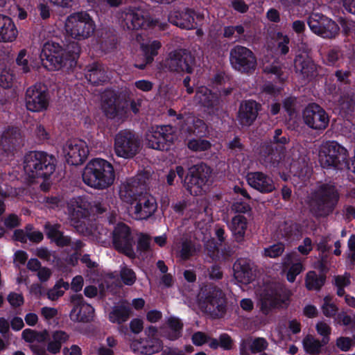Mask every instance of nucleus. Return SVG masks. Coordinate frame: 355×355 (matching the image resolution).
Masks as SVG:
<instances>
[{"label": "nucleus", "instance_id": "1", "mask_svg": "<svg viewBox=\"0 0 355 355\" xmlns=\"http://www.w3.org/2000/svg\"><path fill=\"white\" fill-rule=\"evenodd\" d=\"M112 165L103 159H94L85 166L83 173V182L90 187L104 189L114 181Z\"/></svg>", "mask_w": 355, "mask_h": 355}, {"label": "nucleus", "instance_id": "2", "mask_svg": "<svg viewBox=\"0 0 355 355\" xmlns=\"http://www.w3.org/2000/svg\"><path fill=\"white\" fill-rule=\"evenodd\" d=\"M24 168L30 178L43 179L40 183L42 190L49 189L51 182L48 178L55 170L51 157L43 152H31L25 157Z\"/></svg>", "mask_w": 355, "mask_h": 355}, {"label": "nucleus", "instance_id": "3", "mask_svg": "<svg viewBox=\"0 0 355 355\" xmlns=\"http://www.w3.org/2000/svg\"><path fill=\"white\" fill-rule=\"evenodd\" d=\"M96 24L90 15L85 12L69 15L64 21V32L71 39L81 41L90 37L94 33Z\"/></svg>", "mask_w": 355, "mask_h": 355}, {"label": "nucleus", "instance_id": "4", "mask_svg": "<svg viewBox=\"0 0 355 355\" xmlns=\"http://www.w3.org/2000/svg\"><path fill=\"white\" fill-rule=\"evenodd\" d=\"M338 194L331 184H322L309 198L311 211L318 216L329 214L337 203Z\"/></svg>", "mask_w": 355, "mask_h": 355}, {"label": "nucleus", "instance_id": "5", "mask_svg": "<svg viewBox=\"0 0 355 355\" xmlns=\"http://www.w3.org/2000/svg\"><path fill=\"white\" fill-rule=\"evenodd\" d=\"M89 207V203L84 198L79 197L71 201L69 211L71 220L74 221L73 225H74L79 232L87 236H91L93 239L98 243H103L105 239L103 238V234L98 231V227H96L94 230L92 228L89 230L87 227L85 231L82 224H76V220L85 218L87 216Z\"/></svg>", "mask_w": 355, "mask_h": 355}, {"label": "nucleus", "instance_id": "6", "mask_svg": "<svg viewBox=\"0 0 355 355\" xmlns=\"http://www.w3.org/2000/svg\"><path fill=\"white\" fill-rule=\"evenodd\" d=\"M347 157V149L334 141H326L320 147L318 159L323 167L336 166L346 163Z\"/></svg>", "mask_w": 355, "mask_h": 355}, {"label": "nucleus", "instance_id": "7", "mask_svg": "<svg viewBox=\"0 0 355 355\" xmlns=\"http://www.w3.org/2000/svg\"><path fill=\"white\" fill-rule=\"evenodd\" d=\"M139 150V141L130 131L121 130L114 137V150L115 154L124 159L133 157Z\"/></svg>", "mask_w": 355, "mask_h": 355}, {"label": "nucleus", "instance_id": "8", "mask_svg": "<svg viewBox=\"0 0 355 355\" xmlns=\"http://www.w3.org/2000/svg\"><path fill=\"white\" fill-rule=\"evenodd\" d=\"M209 172V168L205 165L194 166L189 168L184 184L191 195L199 196L205 191Z\"/></svg>", "mask_w": 355, "mask_h": 355}, {"label": "nucleus", "instance_id": "9", "mask_svg": "<svg viewBox=\"0 0 355 355\" xmlns=\"http://www.w3.org/2000/svg\"><path fill=\"white\" fill-rule=\"evenodd\" d=\"M173 132V128L171 125L153 127L146 135L147 145L156 150H168L176 139Z\"/></svg>", "mask_w": 355, "mask_h": 355}, {"label": "nucleus", "instance_id": "10", "mask_svg": "<svg viewBox=\"0 0 355 355\" xmlns=\"http://www.w3.org/2000/svg\"><path fill=\"white\" fill-rule=\"evenodd\" d=\"M195 60L191 52L185 49H178L169 53L165 61V67L170 71L177 72H193Z\"/></svg>", "mask_w": 355, "mask_h": 355}, {"label": "nucleus", "instance_id": "11", "mask_svg": "<svg viewBox=\"0 0 355 355\" xmlns=\"http://www.w3.org/2000/svg\"><path fill=\"white\" fill-rule=\"evenodd\" d=\"M288 297L282 288H266L260 295V309L263 313L268 314L272 308L287 304Z\"/></svg>", "mask_w": 355, "mask_h": 355}, {"label": "nucleus", "instance_id": "12", "mask_svg": "<svg viewBox=\"0 0 355 355\" xmlns=\"http://www.w3.org/2000/svg\"><path fill=\"white\" fill-rule=\"evenodd\" d=\"M230 63L235 69L248 72L255 69L257 60L253 53L241 46H235L230 52Z\"/></svg>", "mask_w": 355, "mask_h": 355}, {"label": "nucleus", "instance_id": "13", "mask_svg": "<svg viewBox=\"0 0 355 355\" xmlns=\"http://www.w3.org/2000/svg\"><path fill=\"white\" fill-rule=\"evenodd\" d=\"M62 49L58 44L48 42L42 47L40 60L44 68L50 71H55L62 66Z\"/></svg>", "mask_w": 355, "mask_h": 355}, {"label": "nucleus", "instance_id": "14", "mask_svg": "<svg viewBox=\"0 0 355 355\" xmlns=\"http://www.w3.org/2000/svg\"><path fill=\"white\" fill-rule=\"evenodd\" d=\"M66 161L71 165L82 164L87 157L89 149L86 142L81 139L68 141L63 147Z\"/></svg>", "mask_w": 355, "mask_h": 355}, {"label": "nucleus", "instance_id": "15", "mask_svg": "<svg viewBox=\"0 0 355 355\" xmlns=\"http://www.w3.org/2000/svg\"><path fill=\"white\" fill-rule=\"evenodd\" d=\"M304 123L311 128L324 130L329 124V119L323 108L317 104H309L303 112Z\"/></svg>", "mask_w": 355, "mask_h": 355}, {"label": "nucleus", "instance_id": "16", "mask_svg": "<svg viewBox=\"0 0 355 355\" xmlns=\"http://www.w3.org/2000/svg\"><path fill=\"white\" fill-rule=\"evenodd\" d=\"M49 105L48 93L44 87L34 85L26 91V105L31 112L45 110Z\"/></svg>", "mask_w": 355, "mask_h": 355}, {"label": "nucleus", "instance_id": "17", "mask_svg": "<svg viewBox=\"0 0 355 355\" xmlns=\"http://www.w3.org/2000/svg\"><path fill=\"white\" fill-rule=\"evenodd\" d=\"M157 209V202L155 198L148 194L138 195L134 205L130 207V211L137 220L147 219Z\"/></svg>", "mask_w": 355, "mask_h": 355}, {"label": "nucleus", "instance_id": "18", "mask_svg": "<svg viewBox=\"0 0 355 355\" xmlns=\"http://www.w3.org/2000/svg\"><path fill=\"white\" fill-rule=\"evenodd\" d=\"M132 243L129 227L125 224H119L113 232V244L116 249L131 257L134 254Z\"/></svg>", "mask_w": 355, "mask_h": 355}, {"label": "nucleus", "instance_id": "19", "mask_svg": "<svg viewBox=\"0 0 355 355\" xmlns=\"http://www.w3.org/2000/svg\"><path fill=\"white\" fill-rule=\"evenodd\" d=\"M202 17L203 15H196L191 10L185 9L182 11L171 12L168 16V20L171 24L181 28L190 30L194 28L197 22L201 21Z\"/></svg>", "mask_w": 355, "mask_h": 355}, {"label": "nucleus", "instance_id": "20", "mask_svg": "<svg viewBox=\"0 0 355 355\" xmlns=\"http://www.w3.org/2000/svg\"><path fill=\"white\" fill-rule=\"evenodd\" d=\"M71 302L73 304V308L70 313L72 320L87 322L93 320L94 309L90 304L85 302L81 296L73 295Z\"/></svg>", "mask_w": 355, "mask_h": 355}, {"label": "nucleus", "instance_id": "21", "mask_svg": "<svg viewBox=\"0 0 355 355\" xmlns=\"http://www.w3.org/2000/svg\"><path fill=\"white\" fill-rule=\"evenodd\" d=\"M102 110L108 118H123L127 114V103L111 94L103 102Z\"/></svg>", "mask_w": 355, "mask_h": 355}, {"label": "nucleus", "instance_id": "22", "mask_svg": "<svg viewBox=\"0 0 355 355\" xmlns=\"http://www.w3.org/2000/svg\"><path fill=\"white\" fill-rule=\"evenodd\" d=\"M119 21L121 26L130 30L150 26V22L144 19L139 10H125L120 14Z\"/></svg>", "mask_w": 355, "mask_h": 355}, {"label": "nucleus", "instance_id": "23", "mask_svg": "<svg viewBox=\"0 0 355 355\" xmlns=\"http://www.w3.org/2000/svg\"><path fill=\"white\" fill-rule=\"evenodd\" d=\"M247 181L251 187L261 193H270L276 189L272 179L261 172L248 173Z\"/></svg>", "mask_w": 355, "mask_h": 355}, {"label": "nucleus", "instance_id": "24", "mask_svg": "<svg viewBox=\"0 0 355 355\" xmlns=\"http://www.w3.org/2000/svg\"><path fill=\"white\" fill-rule=\"evenodd\" d=\"M294 67L296 73L302 79H308L316 74V66L306 53L296 56Z\"/></svg>", "mask_w": 355, "mask_h": 355}, {"label": "nucleus", "instance_id": "25", "mask_svg": "<svg viewBox=\"0 0 355 355\" xmlns=\"http://www.w3.org/2000/svg\"><path fill=\"white\" fill-rule=\"evenodd\" d=\"M18 34V29L12 19L0 14V42H13L17 40Z\"/></svg>", "mask_w": 355, "mask_h": 355}, {"label": "nucleus", "instance_id": "26", "mask_svg": "<svg viewBox=\"0 0 355 355\" xmlns=\"http://www.w3.org/2000/svg\"><path fill=\"white\" fill-rule=\"evenodd\" d=\"M258 105L254 101H248L241 104L238 119L242 125H250L257 118Z\"/></svg>", "mask_w": 355, "mask_h": 355}, {"label": "nucleus", "instance_id": "27", "mask_svg": "<svg viewBox=\"0 0 355 355\" xmlns=\"http://www.w3.org/2000/svg\"><path fill=\"white\" fill-rule=\"evenodd\" d=\"M141 51L145 58V63L135 64L136 67L144 69L147 63L151 62L162 47V44L157 40H146L140 43Z\"/></svg>", "mask_w": 355, "mask_h": 355}, {"label": "nucleus", "instance_id": "28", "mask_svg": "<svg viewBox=\"0 0 355 355\" xmlns=\"http://www.w3.org/2000/svg\"><path fill=\"white\" fill-rule=\"evenodd\" d=\"M234 275L236 281L243 284L250 283L254 275L250 265L244 260H238L234 264Z\"/></svg>", "mask_w": 355, "mask_h": 355}, {"label": "nucleus", "instance_id": "29", "mask_svg": "<svg viewBox=\"0 0 355 355\" xmlns=\"http://www.w3.org/2000/svg\"><path fill=\"white\" fill-rule=\"evenodd\" d=\"M132 347L139 353L152 354L159 352L162 348V345L159 339H148L134 341Z\"/></svg>", "mask_w": 355, "mask_h": 355}, {"label": "nucleus", "instance_id": "30", "mask_svg": "<svg viewBox=\"0 0 355 355\" xmlns=\"http://www.w3.org/2000/svg\"><path fill=\"white\" fill-rule=\"evenodd\" d=\"M195 101L207 109H212L217 105L218 98L215 94L205 87H200L196 94Z\"/></svg>", "mask_w": 355, "mask_h": 355}, {"label": "nucleus", "instance_id": "31", "mask_svg": "<svg viewBox=\"0 0 355 355\" xmlns=\"http://www.w3.org/2000/svg\"><path fill=\"white\" fill-rule=\"evenodd\" d=\"M247 227V219L242 215L235 216L230 224V229L237 241H243Z\"/></svg>", "mask_w": 355, "mask_h": 355}, {"label": "nucleus", "instance_id": "32", "mask_svg": "<svg viewBox=\"0 0 355 355\" xmlns=\"http://www.w3.org/2000/svg\"><path fill=\"white\" fill-rule=\"evenodd\" d=\"M119 196L123 202L133 205L138 197L135 185L129 181L122 182L119 187Z\"/></svg>", "mask_w": 355, "mask_h": 355}, {"label": "nucleus", "instance_id": "33", "mask_svg": "<svg viewBox=\"0 0 355 355\" xmlns=\"http://www.w3.org/2000/svg\"><path fill=\"white\" fill-rule=\"evenodd\" d=\"M60 226L57 224L51 225L49 223L45 225V230L47 236L55 242L58 246H64L70 243V239L63 235L59 230Z\"/></svg>", "mask_w": 355, "mask_h": 355}, {"label": "nucleus", "instance_id": "34", "mask_svg": "<svg viewBox=\"0 0 355 355\" xmlns=\"http://www.w3.org/2000/svg\"><path fill=\"white\" fill-rule=\"evenodd\" d=\"M69 339V336L62 331H55L51 335V339L48 343L47 349L52 354H57L60 351L62 345Z\"/></svg>", "mask_w": 355, "mask_h": 355}, {"label": "nucleus", "instance_id": "35", "mask_svg": "<svg viewBox=\"0 0 355 355\" xmlns=\"http://www.w3.org/2000/svg\"><path fill=\"white\" fill-rule=\"evenodd\" d=\"M166 322L168 328L166 337L171 340L180 338L183 327V324L180 322V319L174 316H171L167 319Z\"/></svg>", "mask_w": 355, "mask_h": 355}, {"label": "nucleus", "instance_id": "36", "mask_svg": "<svg viewBox=\"0 0 355 355\" xmlns=\"http://www.w3.org/2000/svg\"><path fill=\"white\" fill-rule=\"evenodd\" d=\"M85 78L90 83L98 85L105 80V73L103 69L94 64L87 68Z\"/></svg>", "mask_w": 355, "mask_h": 355}, {"label": "nucleus", "instance_id": "37", "mask_svg": "<svg viewBox=\"0 0 355 355\" xmlns=\"http://www.w3.org/2000/svg\"><path fill=\"white\" fill-rule=\"evenodd\" d=\"M249 345L251 348V350L253 352H259L266 349L268 347V343L266 339L263 338H257L254 339L253 340L250 339H248L244 340L241 346V354H245V347Z\"/></svg>", "mask_w": 355, "mask_h": 355}, {"label": "nucleus", "instance_id": "38", "mask_svg": "<svg viewBox=\"0 0 355 355\" xmlns=\"http://www.w3.org/2000/svg\"><path fill=\"white\" fill-rule=\"evenodd\" d=\"M322 28L320 35L324 38H332L338 35L340 28L335 21L326 17L324 21L322 22Z\"/></svg>", "mask_w": 355, "mask_h": 355}, {"label": "nucleus", "instance_id": "39", "mask_svg": "<svg viewBox=\"0 0 355 355\" xmlns=\"http://www.w3.org/2000/svg\"><path fill=\"white\" fill-rule=\"evenodd\" d=\"M69 288V283L60 279L55 283L52 288L47 291V297L51 301L56 300L62 296L64 293V291L68 290Z\"/></svg>", "mask_w": 355, "mask_h": 355}, {"label": "nucleus", "instance_id": "40", "mask_svg": "<svg viewBox=\"0 0 355 355\" xmlns=\"http://www.w3.org/2000/svg\"><path fill=\"white\" fill-rule=\"evenodd\" d=\"M35 331L26 329L22 331V338L31 343L32 351L37 355H46V350L44 347L35 345Z\"/></svg>", "mask_w": 355, "mask_h": 355}, {"label": "nucleus", "instance_id": "41", "mask_svg": "<svg viewBox=\"0 0 355 355\" xmlns=\"http://www.w3.org/2000/svg\"><path fill=\"white\" fill-rule=\"evenodd\" d=\"M324 344L315 339L312 336H306L303 340V347L306 353L309 354H315L319 353L321 347Z\"/></svg>", "mask_w": 355, "mask_h": 355}, {"label": "nucleus", "instance_id": "42", "mask_svg": "<svg viewBox=\"0 0 355 355\" xmlns=\"http://www.w3.org/2000/svg\"><path fill=\"white\" fill-rule=\"evenodd\" d=\"M130 309L125 306L115 307L110 313L109 319L112 322L121 323L128 320Z\"/></svg>", "mask_w": 355, "mask_h": 355}, {"label": "nucleus", "instance_id": "43", "mask_svg": "<svg viewBox=\"0 0 355 355\" xmlns=\"http://www.w3.org/2000/svg\"><path fill=\"white\" fill-rule=\"evenodd\" d=\"M306 287L309 290H318L324 284V279L318 277L314 271H309L306 276Z\"/></svg>", "mask_w": 355, "mask_h": 355}, {"label": "nucleus", "instance_id": "44", "mask_svg": "<svg viewBox=\"0 0 355 355\" xmlns=\"http://www.w3.org/2000/svg\"><path fill=\"white\" fill-rule=\"evenodd\" d=\"M326 17L318 13L312 14L308 21V24L311 30L315 34L320 35L322 28V22L324 21Z\"/></svg>", "mask_w": 355, "mask_h": 355}, {"label": "nucleus", "instance_id": "45", "mask_svg": "<svg viewBox=\"0 0 355 355\" xmlns=\"http://www.w3.org/2000/svg\"><path fill=\"white\" fill-rule=\"evenodd\" d=\"M30 55L26 49L21 50L16 58L17 64L24 72L30 71L31 67H33L32 63L29 61Z\"/></svg>", "mask_w": 355, "mask_h": 355}, {"label": "nucleus", "instance_id": "46", "mask_svg": "<svg viewBox=\"0 0 355 355\" xmlns=\"http://www.w3.org/2000/svg\"><path fill=\"white\" fill-rule=\"evenodd\" d=\"M277 166H278L279 168H286V170H288L289 173L293 174L294 175H301V172H298V161L291 162L288 157L286 159L284 158L283 160L278 162Z\"/></svg>", "mask_w": 355, "mask_h": 355}, {"label": "nucleus", "instance_id": "47", "mask_svg": "<svg viewBox=\"0 0 355 355\" xmlns=\"http://www.w3.org/2000/svg\"><path fill=\"white\" fill-rule=\"evenodd\" d=\"M274 40L277 46V49L280 51L281 53L286 54L289 51V39L288 36L283 35L281 33H277L275 35Z\"/></svg>", "mask_w": 355, "mask_h": 355}, {"label": "nucleus", "instance_id": "48", "mask_svg": "<svg viewBox=\"0 0 355 355\" xmlns=\"http://www.w3.org/2000/svg\"><path fill=\"white\" fill-rule=\"evenodd\" d=\"M315 329L318 334L322 336V343L324 345L327 344L331 334V327L329 325L323 321H320L316 324Z\"/></svg>", "mask_w": 355, "mask_h": 355}, {"label": "nucleus", "instance_id": "49", "mask_svg": "<svg viewBox=\"0 0 355 355\" xmlns=\"http://www.w3.org/2000/svg\"><path fill=\"white\" fill-rule=\"evenodd\" d=\"M187 145L189 148L193 151H203L211 147L209 141L205 139H191Z\"/></svg>", "mask_w": 355, "mask_h": 355}, {"label": "nucleus", "instance_id": "50", "mask_svg": "<svg viewBox=\"0 0 355 355\" xmlns=\"http://www.w3.org/2000/svg\"><path fill=\"white\" fill-rule=\"evenodd\" d=\"M284 250V246L282 243H277L272 245L263 250V255L270 258H275L281 255Z\"/></svg>", "mask_w": 355, "mask_h": 355}, {"label": "nucleus", "instance_id": "51", "mask_svg": "<svg viewBox=\"0 0 355 355\" xmlns=\"http://www.w3.org/2000/svg\"><path fill=\"white\" fill-rule=\"evenodd\" d=\"M304 270L301 263H296L291 266L286 272V279L289 282H293L295 277Z\"/></svg>", "mask_w": 355, "mask_h": 355}, {"label": "nucleus", "instance_id": "52", "mask_svg": "<svg viewBox=\"0 0 355 355\" xmlns=\"http://www.w3.org/2000/svg\"><path fill=\"white\" fill-rule=\"evenodd\" d=\"M121 278L123 282L128 286L132 285L136 281V275L133 270L126 267L121 269Z\"/></svg>", "mask_w": 355, "mask_h": 355}, {"label": "nucleus", "instance_id": "53", "mask_svg": "<svg viewBox=\"0 0 355 355\" xmlns=\"http://www.w3.org/2000/svg\"><path fill=\"white\" fill-rule=\"evenodd\" d=\"M13 83V75L10 69L2 70L0 75V85L3 88H8Z\"/></svg>", "mask_w": 355, "mask_h": 355}, {"label": "nucleus", "instance_id": "54", "mask_svg": "<svg viewBox=\"0 0 355 355\" xmlns=\"http://www.w3.org/2000/svg\"><path fill=\"white\" fill-rule=\"evenodd\" d=\"M354 345V338L340 337L336 340V346L343 352L349 351Z\"/></svg>", "mask_w": 355, "mask_h": 355}, {"label": "nucleus", "instance_id": "55", "mask_svg": "<svg viewBox=\"0 0 355 355\" xmlns=\"http://www.w3.org/2000/svg\"><path fill=\"white\" fill-rule=\"evenodd\" d=\"M331 298L329 296H327L324 299V304L322 306V309L324 315L327 317H332L336 313V306L331 304Z\"/></svg>", "mask_w": 355, "mask_h": 355}, {"label": "nucleus", "instance_id": "56", "mask_svg": "<svg viewBox=\"0 0 355 355\" xmlns=\"http://www.w3.org/2000/svg\"><path fill=\"white\" fill-rule=\"evenodd\" d=\"M7 299L12 307L20 306L24 304V297L20 293H10Z\"/></svg>", "mask_w": 355, "mask_h": 355}, {"label": "nucleus", "instance_id": "57", "mask_svg": "<svg viewBox=\"0 0 355 355\" xmlns=\"http://www.w3.org/2000/svg\"><path fill=\"white\" fill-rule=\"evenodd\" d=\"M58 314V310L55 308L44 306L41 309V315L46 321L54 318Z\"/></svg>", "mask_w": 355, "mask_h": 355}, {"label": "nucleus", "instance_id": "58", "mask_svg": "<svg viewBox=\"0 0 355 355\" xmlns=\"http://www.w3.org/2000/svg\"><path fill=\"white\" fill-rule=\"evenodd\" d=\"M340 52L338 49H333L328 52L325 62L330 65L334 64L340 57Z\"/></svg>", "mask_w": 355, "mask_h": 355}, {"label": "nucleus", "instance_id": "59", "mask_svg": "<svg viewBox=\"0 0 355 355\" xmlns=\"http://www.w3.org/2000/svg\"><path fill=\"white\" fill-rule=\"evenodd\" d=\"M176 174L179 176L180 178L182 179L184 175V169L182 166H177L176 171H171L166 176L167 182L168 184H173L175 178H176Z\"/></svg>", "mask_w": 355, "mask_h": 355}, {"label": "nucleus", "instance_id": "60", "mask_svg": "<svg viewBox=\"0 0 355 355\" xmlns=\"http://www.w3.org/2000/svg\"><path fill=\"white\" fill-rule=\"evenodd\" d=\"M231 6L237 12L244 13L248 10V6L243 0H230Z\"/></svg>", "mask_w": 355, "mask_h": 355}, {"label": "nucleus", "instance_id": "61", "mask_svg": "<svg viewBox=\"0 0 355 355\" xmlns=\"http://www.w3.org/2000/svg\"><path fill=\"white\" fill-rule=\"evenodd\" d=\"M312 249V242L309 238H305L302 243L298 246V251L302 254H308Z\"/></svg>", "mask_w": 355, "mask_h": 355}, {"label": "nucleus", "instance_id": "62", "mask_svg": "<svg viewBox=\"0 0 355 355\" xmlns=\"http://www.w3.org/2000/svg\"><path fill=\"white\" fill-rule=\"evenodd\" d=\"M220 347L225 350L232 349L233 342L227 334H222L219 337Z\"/></svg>", "mask_w": 355, "mask_h": 355}, {"label": "nucleus", "instance_id": "63", "mask_svg": "<svg viewBox=\"0 0 355 355\" xmlns=\"http://www.w3.org/2000/svg\"><path fill=\"white\" fill-rule=\"evenodd\" d=\"M20 224V220L16 215L12 214L8 216L4 221V225L8 228H14Z\"/></svg>", "mask_w": 355, "mask_h": 355}, {"label": "nucleus", "instance_id": "64", "mask_svg": "<svg viewBox=\"0 0 355 355\" xmlns=\"http://www.w3.org/2000/svg\"><path fill=\"white\" fill-rule=\"evenodd\" d=\"M347 247L349 257L355 261V234L350 236L347 242Z\"/></svg>", "mask_w": 355, "mask_h": 355}]
</instances>
